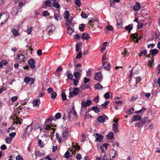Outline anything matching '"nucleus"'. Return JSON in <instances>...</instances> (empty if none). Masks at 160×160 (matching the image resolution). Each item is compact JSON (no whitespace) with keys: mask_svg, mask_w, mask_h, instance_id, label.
I'll use <instances>...</instances> for the list:
<instances>
[{"mask_svg":"<svg viewBox=\"0 0 160 160\" xmlns=\"http://www.w3.org/2000/svg\"><path fill=\"white\" fill-rule=\"evenodd\" d=\"M39 99H36L33 101V105L34 106H38V103H40Z\"/></svg>","mask_w":160,"mask_h":160,"instance_id":"2f4dec72","label":"nucleus"},{"mask_svg":"<svg viewBox=\"0 0 160 160\" xmlns=\"http://www.w3.org/2000/svg\"><path fill=\"white\" fill-rule=\"evenodd\" d=\"M79 91V90L78 88H75L73 91L69 92L70 97H72L74 96L77 95L78 94Z\"/></svg>","mask_w":160,"mask_h":160,"instance_id":"1a4fd4ad","label":"nucleus"},{"mask_svg":"<svg viewBox=\"0 0 160 160\" xmlns=\"http://www.w3.org/2000/svg\"><path fill=\"white\" fill-rule=\"evenodd\" d=\"M57 96V93L55 92H53L51 95V98L53 99H54Z\"/></svg>","mask_w":160,"mask_h":160,"instance_id":"49530a36","label":"nucleus"},{"mask_svg":"<svg viewBox=\"0 0 160 160\" xmlns=\"http://www.w3.org/2000/svg\"><path fill=\"white\" fill-rule=\"evenodd\" d=\"M112 130L114 132H119V130L118 128V125L117 124H112Z\"/></svg>","mask_w":160,"mask_h":160,"instance_id":"aec40b11","label":"nucleus"},{"mask_svg":"<svg viewBox=\"0 0 160 160\" xmlns=\"http://www.w3.org/2000/svg\"><path fill=\"white\" fill-rule=\"evenodd\" d=\"M68 130L67 129H65L63 131L62 138L63 140H65L68 137Z\"/></svg>","mask_w":160,"mask_h":160,"instance_id":"0eeeda50","label":"nucleus"},{"mask_svg":"<svg viewBox=\"0 0 160 160\" xmlns=\"http://www.w3.org/2000/svg\"><path fill=\"white\" fill-rule=\"evenodd\" d=\"M92 110L97 113H98L100 111L99 108L96 106H93L92 108Z\"/></svg>","mask_w":160,"mask_h":160,"instance_id":"bb28decb","label":"nucleus"},{"mask_svg":"<svg viewBox=\"0 0 160 160\" xmlns=\"http://www.w3.org/2000/svg\"><path fill=\"white\" fill-rule=\"evenodd\" d=\"M103 66L104 68L106 69L109 70L110 69V64L107 62L103 63Z\"/></svg>","mask_w":160,"mask_h":160,"instance_id":"6ab92c4d","label":"nucleus"},{"mask_svg":"<svg viewBox=\"0 0 160 160\" xmlns=\"http://www.w3.org/2000/svg\"><path fill=\"white\" fill-rule=\"evenodd\" d=\"M5 140L6 143L10 144L11 142V141L12 140V139L9 137H7L5 138Z\"/></svg>","mask_w":160,"mask_h":160,"instance_id":"79ce46f5","label":"nucleus"},{"mask_svg":"<svg viewBox=\"0 0 160 160\" xmlns=\"http://www.w3.org/2000/svg\"><path fill=\"white\" fill-rule=\"evenodd\" d=\"M61 117V114L60 112L57 113L55 116V118L57 119H59Z\"/></svg>","mask_w":160,"mask_h":160,"instance_id":"13d9d810","label":"nucleus"},{"mask_svg":"<svg viewBox=\"0 0 160 160\" xmlns=\"http://www.w3.org/2000/svg\"><path fill=\"white\" fill-rule=\"evenodd\" d=\"M98 121L100 122H103L105 121V118L103 116H99L97 119Z\"/></svg>","mask_w":160,"mask_h":160,"instance_id":"393cba45","label":"nucleus"},{"mask_svg":"<svg viewBox=\"0 0 160 160\" xmlns=\"http://www.w3.org/2000/svg\"><path fill=\"white\" fill-rule=\"evenodd\" d=\"M28 65L32 69H34L35 67V61L33 58H31L28 61Z\"/></svg>","mask_w":160,"mask_h":160,"instance_id":"9d476101","label":"nucleus"},{"mask_svg":"<svg viewBox=\"0 0 160 160\" xmlns=\"http://www.w3.org/2000/svg\"><path fill=\"white\" fill-rule=\"evenodd\" d=\"M73 148L72 149L73 151H75L76 150H78L80 149V147L79 146L77 145V144H76L75 145H73Z\"/></svg>","mask_w":160,"mask_h":160,"instance_id":"473e14b6","label":"nucleus"},{"mask_svg":"<svg viewBox=\"0 0 160 160\" xmlns=\"http://www.w3.org/2000/svg\"><path fill=\"white\" fill-rule=\"evenodd\" d=\"M51 126L52 127H55L56 126V125H52L51 124H50V125H46V127H45V129H47L48 130H51L52 131H51V132L52 133V134H53L54 133L55 130V129L52 128Z\"/></svg>","mask_w":160,"mask_h":160,"instance_id":"9b49d317","label":"nucleus"},{"mask_svg":"<svg viewBox=\"0 0 160 160\" xmlns=\"http://www.w3.org/2000/svg\"><path fill=\"white\" fill-rule=\"evenodd\" d=\"M19 9L17 7H14L13 8L11 11V14L12 16L16 15L18 12Z\"/></svg>","mask_w":160,"mask_h":160,"instance_id":"4468645a","label":"nucleus"},{"mask_svg":"<svg viewBox=\"0 0 160 160\" xmlns=\"http://www.w3.org/2000/svg\"><path fill=\"white\" fill-rule=\"evenodd\" d=\"M143 55L144 56L147 55V50L146 49L144 50L143 51L141 52L139 55V57H141Z\"/></svg>","mask_w":160,"mask_h":160,"instance_id":"c9c22d12","label":"nucleus"},{"mask_svg":"<svg viewBox=\"0 0 160 160\" xmlns=\"http://www.w3.org/2000/svg\"><path fill=\"white\" fill-rule=\"evenodd\" d=\"M95 88L96 89L100 90L102 88V87L100 84L98 83L95 85Z\"/></svg>","mask_w":160,"mask_h":160,"instance_id":"72a5a7b5","label":"nucleus"},{"mask_svg":"<svg viewBox=\"0 0 160 160\" xmlns=\"http://www.w3.org/2000/svg\"><path fill=\"white\" fill-rule=\"evenodd\" d=\"M69 13L68 11L66 10L63 14V16L66 20L69 19Z\"/></svg>","mask_w":160,"mask_h":160,"instance_id":"5701e85b","label":"nucleus"},{"mask_svg":"<svg viewBox=\"0 0 160 160\" xmlns=\"http://www.w3.org/2000/svg\"><path fill=\"white\" fill-rule=\"evenodd\" d=\"M95 137L96 141L100 142L102 141L103 138V137L102 136L99 134L98 133H96Z\"/></svg>","mask_w":160,"mask_h":160,"instance_id":"2eb2a0df","label":"nucleus"},{"mask_svg":"<svg viewBox=\"0 0 160 160\" xmlns=\"http://www.w3.org/2000/svg\"><path fill=\"white\" fill-rule=\"evenodd\" d=\"M141 6L139 2H136L135 5L133 6V8L134 11H138L139 10Z\"/></svg>","mask_w":160,"mask_h":160,"instance_id":"a211bd4d","label":"nucleus"},{"mask_svg":"<svg viewBox=\"0 0 160 160\" xmlns=\"http://www.w3.org/2000/svg\"><path fill=\"white\" fill-rule=\"evenodd\" d=\"M75 3L78 7H80L81 5V1L80 0H76Z\"/></svg>","mask_w":160,"mask_h":160,"instance_id":"052dcab7","label":"nucleus"},{"mask_svg":"<svg viewBox=\"0 0 160 160\" xmlns=\"http://www.w3.org/2000/svg\"><path fill=\"white\" fill-rule=\"evenodd\" d=\"M67 77L68 79H72L73 78L72 74L71 73H68L67 75Z\"/></svg>","mask_w":160,"mask_h":160,"instance_id":"69168bd1","label":"nucleus"},{"mask_svg":"<svg viewBox=\"0 0 160 160\" xmlns=\"http://www.w3.org/2000/svg\"><path fill=\"white\" fill-rule=\"evenodd\" d=\"M133 28V24L128 25L126 26L125 28V29L128 31H130L132 30Z\"/></svg>","mask_w":160,"mask_h":160,"instance_id":"c756f323","label":"nucleus"},{"mask_svg":"<svg viewBox=\"0 0 160 160\" xmlns=\"http://www.w3.org/2000/svg\"><path fill=\"white\" fill-rule=\"evenodd\" d=\"M70 156L69 152L68 151H67L64 155V157L65 158H68Z\"/></svg>","mask_w":160,"mask_h":160,"instance_id":"338daca9","label":"nucleus"},{"mask_svg":"<svg viewBox=\"0 0 160 160\" xmlns=\"http://www.w3.org/2000/svg\"><path fill=\"white\" fill-rule=\"evenodd\" d=\"M134 111V108H131L129 110H128L127 112L129 114H131Z\"/></svg>","mask_w":160,"mask_h":160,"instance_id":"680f3d73","label":"nucleus"},{"mask_svg":"<svg viewBox=\"0 0 160 160\" xmlns=\"http://www.w3.org/2000/svg\"><path fill=\"white\" fill-rule=\"evenodd\" d=\"M85 27V25L83 24H82L79 26V29L81 31H84V28Z\"/></svg>","mask_w":160,"mask_h":160,"instance_id":"8fccbe9b","label":"nucleus"},{"mask_svg":"<svg viewBox=\"0 0 160 160\" xmlns=\"http://www.w3.org/2000/svg\"><path fill=\"white\" fill-rule=\"evenodd\" d=\"M16 135V133L15 132H11L9 134V136L11 138H13Z\"/></svg>","mask_w":160,"mask_h":160,"instance_id":"4d7b16f0","label":"nucleus"},{"mask_svg":"<svg viewBox=\"0 0 160 160\" xmlns=\"http://www.w3.org/2000/svg\"><path fill=\"white\" fill-rule=\"evenodd\" d=\"M73 27H70L68 28H67L68 31V33L69 35H71L72 33L73 32Z\"/></svg>","mask_w":160,"mask_h":160,"instance_id":"c03bdc74","label":"nucleus"},{"mask_svg":"<svg viewBox=\"0 0 160 160\" xmlns=\"http://www.w3.org/2000/svg\"><path fill=\"white\" fill-rule=\"evenodd\" d=\"M150 121L151 120H149L148 117H145L136 123L135 126L138 128H142L146 124L147 125Z\"/></svg>","mask_w":160,"mask_h":160,"instance_id":"f257e3e1","label":"nucleus"},{"mask_svg":"<svg viewBox=\"0 0 160 160\" xmlns=\"http://www.w3.org/2000/svg\"><path fill=\"white\" fill-rule=\"evenodd\" d=\"M154 59H153L150 60H149L148 62V64L149 66L152 67V64L153 62Z\"/></svg>","mask_w":160,"mask_h":160,"instance_id":"bf43d9fd","label":"nucleus"},{"mask_svg":"<svg viewBox=\"0 0 160 160\" xmlns=\"http://www.w3.org/2000/svg\"><path fill=\"white\" fill-rule=\"evenodd\" d=\"M141 119V117L139 115H136L134 116L132 118L131 122H132L134 121H138L140 120Z\"/></svg>","mask_w":160,"mask_h":160,"instance_id":"dca6fc26","label":"nucleus"},{"mask_svg":"<svg viewBox=\"0 0 160 160\" xmlns=\"http://www.w3.org/2000/svg\"><path fill=\"white\" fill-rule=\"evenodd\" d=\"M146 110V109L145 108L143 107L142 108V109H141L140 110L136 112L135 113L138 114L142 113L144 112Z\"/></svg>","mask_w":160,"mask_h":160,"instance_id":"58836bf2","label":"nucleus"},{"mask_svg":"<svg viewBox=\"0 0 160 160\" xmlns=\"http://www.w3.org/2000/svg\"><path fill=\"white\" fill-rule=\"evenodd\" d=\"M54 17L55 19L57 21H58L59 19H61V17L59 14H57L55 13L54 14Z\"/></svg>","mask_w":160,"mask_h":160,"instance_id":"37998d69","label":"nucleus"},{"mask_svg":"<svg viewBox=\"0 0 160 160\" xmlns=\"http://www.w3.org/2000/svg\"><path fill=\"white\" fill-rule=\"evenodd\" d=\"M73 18L71 17L69 19L66 20V27L67 28H68L70 27H73L75 24V23L72 22V19Z\"/></svg>","mask_w":160,"mask_h":160,"instance_id":"20e7f679","label":"nucleus"},{"mask_svg":"<svg viewBox=\"0 0 160 160\" xmlns=\"http://www.w3.org/2000/svg\"><path fill=\"white\" fill-rule=\"evenodd\" d=\"M90 85L89 84H88V85L83 84L81 88L82 89H88V88H90Z\"/></svg>","mask_w":160,"mask_h":160,"instance_id":"09e8293b","label":"nucleus"},{"mask_svg":"<svg viewBox=\"0 0 160 160\" xmlns=\"http://www.w3.org/2000/svg\"><path fill=\"white\" fill-rule=\"evenodd\" d=\"M12 32L13 35L15 37L18 36L19 35V32L16 29H13Z\"/></svg>","mask_w":160,"mask_h":160,"instance_id":"7c9ffc66","label":"nucleus"},{"mask_svg":"<svg viewBox=\"0 0 160 160\" xmlns=\"http://www.w3.org/2000/svg\"><path fill=\"white\" fill-rule=\"evenodd\" d=\"M107 44H108L107 42H105L103 43V46L101 48L102 52L103 51H104V50H105V49H106V46Z\"/></svg>","mask_w":160,"mask_h":160,"instance_id":"603ef678","label":"nucleus"},{"mask_svg":"<svg viewBox=\"0 0 160 160\" xmlns=\"http://www.w3.org/2000/svg\"><path fill=\"white\" fill-rule=\"evenodd\" d=\"M45 4L47 6H50L51 5V2L49 0H47L45 1Z\"/></svg>","mask_w":160,"mask_h":160,"instance_id":"0e129e2a","label":"nucleus"},{"mask_svg":"<svg viewBox=\"0 0 160 160\" xmlns=\"http://www.w3.org/2000/svg\"><path fill=\"white\" fill-rule=\"evenodd\" d=\"M40 124L38 123H36L34 125V130H37L40 128Z\"/></svg>","mask_w":160,"mask_h":160,"instance_id":"3c124183","label":"nucleus"},{"mask_svg":"<svg viewBox=\"0 0 160 160\" xmlns=\"http://www.w3.org/2000/svg\"><path fill=\"white\" fill-rule=\"evenodd\" d=\"M32 27H28L27 29V33L28 34H29L31 33Z\"/></svg>","mask_w":160,"mask_h":160,"instance_id":"774afa93","label":"nucleus"},{"mask_svg":"<svg viewBox=\"0 0 160 160\" xmlns=\"http://www.w3.org/2000/svg\"><path fill=\"white\" fill-rule=\"evenodd\" d=\"M49 12L47 11H44L43 12V16L46 17L47 16H49Z\"/></svg>","mask_w":160,"mask_h":160,"instance_id":"e2e57ef3","label":"nucleus"},{"mask_svg":"<svg viewBox=\"0 0 160 160\" xmlns=\"http://www.w3.org/2000/svg\"><path fill=\"white\" fill-rule=\"evenodd\" d=\"M61 96L62 97L63 101H65L67 99L66 95L65 93H62L61 94Z\"/></svg>","mask_w":160,"mask_h":160,"instance_id":"6e6d98bb","label":"nucleus"},{"mask_svg":"<svg viewBox=\"0 0 160 160\" xmlns=\"http://www.w3.org/2000/svg\"><path fill=\"white\" fill-rule=\"evenodd\" d=\"M9 17V14L6 12L0 15V19L3 21L4 23L6 22Z\"/></svg>","mask_w":160,"mask_h":160,"instance_id":"7ed1b4c3","label":"nucleus"},{"mask_svg":"<svg viewBox=\"0 0 160 160\" xmlns=\"http://www.w3.org/2000/svg\"><path fill=\"white\" fill-rule=\"evenodd\" d=\"M114 134L112 132L109 133L108 134V138L110 139H112L114 137Z\"/></svg>","mask_w":160,"mask_h":160,"instance_id":"f704fd0d","label":"nucleus"},{"mask_svg":"<svg viewBox=\"0 0 160 160\" xmlns=\"http://www.w3.org/2000/svg\"><path fill=\"white\" fill-rule=\"evenodd\" d=\"M38 145L41 147H43L44 146V144L41 139H39L38 140Z\"/></svg>","mask_w":160,"mask_h":160,"instance_id":"a18cd8bd","label":"nucleus"},{"mask_svg":"<svg viewBox=\"0 0 160 160\" xmlns=\"http://www.w3.org/2000/svg\"><path fill=\"white\" fill-rule=\"evenodd\" d=\"M82 38L84 40H88L89 39L90 37L88 34L84 33L82 36Z\"/></svg>","mask_w":160,"mask_h":160,"instance_id":"cd10ccee","label":"nucleus"},{"mask_svg":"<svg viewBox=\"0 0 160 160\" xmlns=\"http://www.w3.org/2000/svg\"><path fill=\"white\" fill-rule=\"evenodd\" d=\"M55 27L54 25H52L48 27L47 30L48 31V34L51 35L53 33V31L55 29Z\"/></svg>","mask_w":160,"mask_h":160,"instance_id":"39448f33","label":"nucleus"},{"mask_svg":"<svg viewBox=\"0 0 160 160\" xmlns=\"http://www.w3.org/2000/svg\"><path fill=\"white\" fill-rule=\"evenodd\" d=\"M7 63V62L6 60H4L0 62V68L2 67L3 65H6Z\"/></svg>","mask_w":160,"mask_h":160,"instance_id":"a19ab883","label":"nucleus"},{"mask_svg":"<svg viewBox=\"0 0 160 160\" xmlns=\"http://www.w3.org/2000/svg\"><path fill=\"white\" fill-rule=\"evenodd\" d=\"M148 13V11L145 9H142L141 12L142 16L145 19H148L149 18Z\"/></svg>","mask_w":160,"mask_h":160,"instance_id":"423d86ee","label":"nucleus"},{"mask_svg":"<svg viewBox=\"0 0 160 160\" xmlns=\"http://www.w3.org/2000/svg\"><path fill=\"white\" fill-rule=\"evenodd\" d=\"M14 121L16 124H20L21 123L19 118L18 117H15V118L14 119Z\"/></svg>","mask_w":160,"mask_h":160,"instance_id":"4c0bfd02","label":"nucleus"},{"mask_svg":"<svg viewBox=\"0 0 160 160\" xmlns=\"http://www.w3.org/2000/svg\"><path fill=\"white\" fill-rule=\"evenodd\" d=\"M92 103L91 101L90 100H88L86 102L83 100L82 102V108H85L86 107L90 105Z\"/></svg>","mask_w":160,"mask_h":160,"instance_id":"6e6552de","label":"nucleus"},{"mask_svg":"<svg viewBox=\"0 0 160 160\" xmlns=\"http://www.w3.org/2000/svg\"><path fill=\"white\" fill-rule=\"evenodd\" d=\"M32 78L29 77H25L24 78V81L27 84L31 81Z\"/></svg>","mask_w":160,"mask_h":160,"instance_id":"a878e982","label":"nucleus"},{"mask_svg":"<svg viewBox=\"0 0 160 160\" xmlns=\"http://www.w3.org/2000/svg\"><path fill=\"white\" fill-rule=\"evenodd\" d=\"M73 75L75 79H77L79 78L81 75V74L79 72L77 71L74 73Z\"/></svg>","mask_w":160,"mask_h":160,"instance_id":"b1692460","label":"nucleus"},{"mask_svg":"<svg viewBox=\"0 0 160 160\" xmlns=\"http://www.w3.org/2000/svg\"><path fill=\"white\" fill-rule=\"evenodd\" d=\"M108 60V58H107L106 57V53H105L103 56L102 58V62L103 63L104 62H107Z\"/></svg>","mask_w":160,"mask_h":160,"instance_id":"ea45409f","label":"nucleus"},{"mask_svg":"<svg viewBox=\"0 0 160 160\" xmlns=\"http://www.w3.org/2000/svg\"><path fill=\"white\" fill-rule=\"evenodd\" d=\"M68 118L70 121H72L74 119H77L78 116L74 108H72L68 113Z\"/></svg>","mask_w":160,"mask_h":160,"instance_id":"f03ea898","label":"nucleus"},{"mask_svg":"<svg viewBox=\"0 0 160 160\" xmlns=\"http://www.w3.org/2000/svg\"><path fill=\"white\" fill-rule=\"evenodd\" d=\"M25 57L24 55L22 54H20L18 55L17 58L19 62H23L24 61Z\"/></svg>","mask_w":160,"mask_h":160,"instance_id":"f3484780","label":"nucleus"},{"mask_svg":"<svg viewBox=\"0 0 160 160\" xmlns=\"http://www.w3.org/2000/svg\"><path fill=\"white\" fill-rule=\"evenodd\" d=\"M102 78V74L101 72L96 73L94 76V79L95 80L100 81Z\"/></svg>","mask_w":160,"mask_h":160,"instance_id":"f8f14e48","label":"nucleus"},{"mask_svg":"<svg viewBox=\"0 0 160 160\" xmlns=\"http://www.w3.org/2000/svg\"><path fill=\"white\" fill-rule=\"evenodd\" d=\"M52 4L54 7L57 8H60V6L58 3L55 2L53 3Z\"/></svg>","mask_w":160,"mask_h":160,"instance_id":"de8ad7c7","label":"nucleus"},{"mask_svg":"<svg viewBox=\"0 0 160 160\" xmlns=\"http://www.w3.org/2000/svg\"><path fill=\"white\" fill-rule=\"evenodd\" d=\"M56 137L57 140H58V142L60 143L61 142V138L59 136V135L58 133H57L56 134Z\"/></svg>","mask_w":160,"mask_h":160,"instance_id":"5fc2aeb1","label":"nucleus"},{"mask_svg":"<svg viewBox=\"0 0 160 160\" xmlns=\"http://www.w3.org/2000/svg\"><path fill=\"white\" fill-rule=\"evenodd\" d=\"M117 27L121 28L122 26V20L121 18L119 19L117 21Z\"/></svg>","mask_w":160,"mask_h":160,"instance_id":"4be33fe9","label":"nucleus"},{"mask_svg":"<svg viewBox=\"0 0 160 160\" xmlns=\"http://www.w3.org/2000/svg\"><path fill=\"white\" fill-rule=\"evenodd\" d=\"M158 52V50L157 49H153L150 51V52L153 55L157 54Z\"/></svg>","mask_w":160,"mask_h":160,"instance_id":"c85d7f7f","label":"nucleus"},{"mask_svg":"<svg viewBox=\"0 0 160 160\" xmlns=\"http://www.w3.org/2000/svg\"><path fill=\"white\" fill-rule=\"evenodd\" d=\"M35 155L36 157H41L44 155V153L38 151L36 152Z\"/></svg>","mask_w":160,"mask_h":160,"instance_id":"e433bc0d","label":"nucleus"},{"mask_svg":"<svg viewBox=\"0 0 160 160\" xmlns=\"http://www.w3.org/2000/svg\"><path fill=\"white\" fill-rule=\"evenodd\" d=\"M122 54L125 57H126L128 56V52L126 51L125 49H124V51L122 53Z\"/></svg>","mask_w":160,"mask_h":160,"instance_id":"864d4df0","label":"nucleus"},{"mask_svg":"<svg viewBox=\"0 0 160 160\" xmlns=\"http://www.w3.org/2000/svg\"><path fill=\"white\" fill-rule=\"evenodd\" d=\"M138 36L137 33L132 34L131 35V37L133 38V39L131 40V42H132V41H133L135 42V43L138 42L139 39H138Z\"/></svg>","mask_w":160,"mask_h":160,"instance_id":"ddd939ff","label":"nucleus"},{"mask_svg":"<svg viewBox=\"0 0 160 160\" xmlns=\"http://www.w3.org/2000/svg\"><path fill=\"white\" fill-rule=\"evenodd\" d=\"M32 123L30 125L28 126L26 128V131L27 132H30L32 130Z\"/></svg>","mask_w":160,"mask_h":160,"instance_id":"412c9836","label":"nucleus"}]
</instances>
